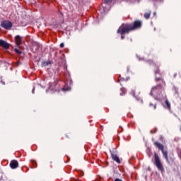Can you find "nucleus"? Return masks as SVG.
I'll use <instances>...</instances> for the list:
<instances>
[{
  "mask_svg": "<svg viewBox=\"0 0 181 181\" xmlns=\"http://www.w3.org/2000/svg\"><path fill=\"white\" fill-rule=\"evenodd\" d=\"M141 26L142 21H136L132 23L122 24L117 30V33L121 34V39L123 40L125 38V36H124L125 33L136 30V29L141 28Z\"/></svg>",
  "mask_w": 181,
  "mask_h": 181,
  "instance_id": "f257e3e1",
  "label": "nucleus"
},
{
  "mask_svg": "<svg viewBox=\"0 0 181 181\" xmlns=\"http://www.w3.org/2000/svg\"><path fill=\"white\" fill-rule=\"evenodd\" d=\"M156 81H160V84L156 86H153L151 90V95L156 97V98H159L162 95V93L165 92V88H163L165 86V81L160 78H156Z\"/></svg>",
  "mask_w": 181,
  "mask_h": 181,
  "instance_id": "f03ea898",
  "label": "nucleus"
},
{
  "mask_svg": "<svg viewBox=\"0 0 181 181\" xmlns=\"http://www.w3.org/2000/svg\"><path fill=\"white\" fill-rule=\"evenodd\" d=\"M154 160H155V165L156 168L158 169V170H160V172H163V165H162V163L160 162V158H159V156L158 153L154 154Z\"/></svg>",
  "mask_w": 181,
  "mask_h": 181,
  "instance_id": "7ed1b4c3",
  "label": "nucleus"
},
{
  "mask_svg": "<svg viewBox=\"0 0 181 181\" xmlns=\"http://www.w3.org/2000/svg\"><path fill=\"white\" fill-rule=\"evenodd\" d=\"M1 28H4V29L9 30L11 28H12V23L8 21H4L1 22Z\"/></svg>",
  "mask_w": 181,
  "mask_h": 181,
  "instance_id": "20e7f679",
  "label": "nucleus"
},
{
  "mask_svg": "<svg viewBox=\"0 0 181 181\" xmlns=\"http://www.w3.org/2000/svg\"><path fill=\"white\" fill-rule=\"evenodd\" d=\"M19 166V163L16 160H12L10 163V168L11 169H16Z\"/></svg>",
  "mask_w": 181,
  "mask_h": 181,
  "instance_id": "39448f33",
  "label": "nucleus"
},
{
  "mask_svg": "<svg viewBox=\"0 0 181 181\" xmlns=\"http://www.w3.org/2000/svg\"><path fill=\"white\" fill-rule=\"evenodd\" d=\"M23 40V37H21L20 35H16L15 37V42L17 46H19L20 45H21Z\"/></svg>",
  "mask_w": 181,
  "mask_h": 181,
  "instance_id": "423d86ee",
  "label": "nucleus"
},
{
  "mask_svg": "<svg viewBox=\"0 0 181 181\" xmlns=\"http://www.w3.org/2000/svg\"><path fill=\"white\" fill-rule=\"evenodd\" d=\"M111 156H112V159H113L115 162H116L117 163H121V160H119V158L115 153L111 152Z\"/></svg>",
  "mask_w": 181,
  "mask_h": 181,
  "instance_id": "0eeeda50",
  "label": "nucleus"
},
{
  "mask_svg": "<svg viewBox=\"0 0 181 181\" xmlns=\"http://www.w3.org/2000/svg\"><path fill=\"white\" fill-rule=\"evenodd\" d=\"M0 46L4 47V49H9V43L4 40H0Z\"/></svg>",
  "mask_w": 181,
  "mask_h": 181,
  "instance_id": "6e6552de",
  "label": "nucleus"
},
{
  "mask_svg": "<svg viewBox=\"0 0 181 181\" xmlns=\"http://www.w3.org/2000/svg\"><path fill=\"white\" fill-rule=\"evenodd\" d=\"M154 145H155V146H157L161 151L165 149V146H163V144H162L158 141H155Z\"/></svg>",
  "mask_w": 181,
  "mask_h": 181,
  "instance_id": "1a4fd4ad",
  "label": "nucleus"
},
{
  "mask_svg": "<svg viewBox=\"0 0 181 181\" xmlns=\"http://www.w3.org/2000/svg\"><path fill=\"white\" fill-rule=\"evenodd\" d=\"M161 152H162L166 162H169V157H168V151L164 149V150L161 151Z\"/></svg>",
  "mask_w": 181,
  "mask_h": 181,
  "instance_id": "9d476101",
  "label": "nucleus"
},
{
  "mask_svg": "<svg viewBox=\"0 0 181 181\" xmlns=\"http://www.w3.org/2000/svg\"><path fill=\"white\" fill-rule=\"evenodd\" d=\"M49 89L52 91H54V90H56V83H49Z\"/></svg>",
  "mask_w": 181,
  "mask_h": 181,
  "instance_id": "9b49d317",
  "label": "nucleus"
},
{
  "mask_svg": "<svg viewBox=\"0 0 181 181\" xmlns=\"http://www.w3.org/2000/svg\"><path fill=\"white\" fill-rule=\"evenodd\" d=\"M152 13V12L151 11H149L147 13H145L144 14V17L145 18V19H149L151 18V14Z\"/></svg>",
  "mask_w": 181,
  "mask_h": 181,
  "instance_id": "f8f14e48",
  "label": "nucleus"
},
{
  "mask_svg": "<svg viewBox=\"0 0 181 181\" xmlns=\"http://www.w3.org/2000/svg\"><path fill=\"white\" fill-rule=\"evenodd\" d=\"M165 103V105H167V108L170 109V103H169V100H166Z\"/></svg>",
  "mask_w": 181,
  "mask_h": 181,
  "instance_id": "ddd939ff",
  "label": "nucleus"
},
{
  "mask_svg": "<svg viewBox=\"0 0 181 181\" xmlns=\"http://www.w3.org/2000/svg\"><path fill=\"white\" fill-rule=\"evenodd\" d=\"M149 107H151L153 110H156V104L150 103Z\"/></svg>",
  "mask_w": 181,
  "mask_h": 181,
  "instance_id": "4468645a",
  "label": "nucleus"
},
{
  "mask_svg": "<svg viewBox=\"0 0 181 181\" xmlns=\"http://www.w3.org/2000/svg\"><path fill=\"white\" fill-rule=\"evenodd\" d=\"M14 51L16 52V53H17V54H22V52L19 51V49H18L17 48H16Z\"/></svg>",
  "mask_w": 181,
  "mask_h": 181,
  "instance_id": "2eb2a0df",
  "label": "nucleus"
},
{
  "mask_svg": "<svg viewBox=\"0 0 181 181\" xmlns=\"http://www.w3.org/2000/svg\"><path fill=\"white\" fill-rule=\"evenodd\" d=\"M70 90V88H66V86L62 88V91H69Z\"/></svg>",
  "mask_w": 181,
  "mask_h": 181,
  "instance_id": "dca6fc26",
  "label": "nucleus"
},
{
  "mask_svg": "<svg viewBox=\"0 0 181 181\" xmlns=\"http://www.w3.org/2000/svg\"><path fill=\"white\" fill-rule=\"evenodd\" d=\"M49 64H50L49 62H45L43 63V66H49Z\"/></svg>",
  "mask_w": 181,
  "mask_h": 181,
  "instance_id": "f3484780",
  "label": "nucleus"
},
{
  "mask_svg": "<svg viewBox=\"0 0 181 181\" xmlns=\"http://www.w3.org/2000/svg\"><path fill=\"white\" fill-rule=\"evenodd\" d=\"M159 72H160L159 69H157L155 71V74H159Z\"/></svg>",
  "mask_w": 181,
  "mask_h": 181,
  "instance_id": "a211bd4d",
  "label": "nucleus"
},
{
  "mask_svg": "<svg viewBox=\"0 0 181 181\" xmlns=\"http://www.w3.org/2000/svg\"><path fill=\"white\" fill-rule=\"evenodd\" d=\"M122 81V78H121V76H119V78H118L119 83V81Z\"/></svg>",
  "mask_w": 181,
  "mask_h": 181,
  "instance_id": "6ab92c4d",
  "label": "nucleus"
},
{
  "mask_svg": "<svg viewBox=\"0 0 181 181\" xmlns=\"http://www.w3.org/2000/svg\"><path fill=\"white\" fill-rule=\"evenodd\" d=\"M115 181H122V180H121V179H119V178H116V179L115 180Z\"/></svg>",
  "mask_w": 181,
  "mask_h": 181,
  "instance_id": "aec40b11",
  "label": "nucleus"
},
{
  "mask_svg": "<svg viewBox=\"0 0 181 181\" xmlns=\"http://www.w3.org/2000/svg\"><path fill=\"white\" fill-rule=\"evenodd\" d=\"M60 47H64V43H61L60 44Z\"/></svg>",
  "mask_w": 181,
  "mask_h": 181,
  "instance_id": "412c9836",
  "label": "nucleus"
},
{
  "mask_svg": "<svg viewBox=\"0 0 181 181\" xmlns=\"http://www.w3.org/2000/svg\"><path fill=\"white\" fill-rule=\"evenodd\" d=\"M32 93L33 94H35V88H33Z\"/></svg>",
  "mask_w": 181,
  "mask_h": 181,
  "instance_id": "4be33fe9",
  "label": "nucleus"
},
{
  "mask_svg": "<svg viewBox=\"0 0 181 181\" xmlns=\"http://www.w3.org/2000/svg\"><path fill=\"white\" fill-rule=\"evenodd\" d=\"M109 1L110 0H105V4H108Z\"/></svg>",
  "mask_w": 181,
  "mask_h": 181,
  "instance_id": "5701e85b",
  "label": "nucleus"
},
{
  "mask_svg": "<svg viewBox=\"0 0 181 181\" xmlns=\"http://www.w3.org/2000/svg\"><path fill=\"white\" fill-rule=\"evenodd\" d=\"M83 175H84V173L81 171V176H83Z\"/></svg>",
  "mask_w": 181,
  "mask_h": 181,
  "instance_id": "b1692460",
  "label": "nucleus"
},
{
  "mask_svg": "<svg viewBox=\"0 0 181 181\" xmlns=\"http://www.w3.org/2000/svg\"><path fill=\"white\" fill-rule=\"evenodd\" d=\"M133 95H135V92L133 93Z\"/></svg>",
  "mask_w": 181,
  "mask_h": 181,
  "instance_id": "393cba45",
  "label": "nucleus"
}]
</instances>
